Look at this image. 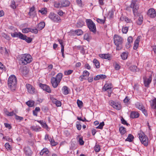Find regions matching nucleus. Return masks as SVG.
<instances>
[{
	"instance_id": "62",
	"label": "nucleus",
	"mask_w": 156,
	"mask_h": 156,
	"mask_svg": "<svg viewBox=\"0 0 156 156\" xmlns=\"http://www.w3.org/2000/svg\"><path fill=\"white\" fill-rule=\"evenodd\" d=\"M96 20L98 23H104L105 22V20L101 19L99 18L97 19Z\"/></svg>"
},
{
	"instance_id": "10",
	"label": "nucleus",
	"mask_w": 156,
	"mask_h": 156,
	"mask_svg": "<svg viewBox=\"0 0 156 156\" xmlns=\"http://www.w3.org/2000/svg\"><path fill=\"white\" fill-rule=\"evenodd\" d=\"M51 82L52 86L54 88H56L60 83L54 77H51Z\"/></svg>"
},
{
	"instance_id": "9",
	"label": "nucleus",
	"mask_w": 156,
	"mask_h": 156,
	"mask_svg": "<svg viewBox=\"0 0 156 156\" xmlns=\"http://www.w3.org/2000/svg\"><path fill=\"white\" fill-rule=\"evenodd\" d=\"M39 86L43 90L48 92L50 93L51 92V90L50 87L46 84H43L42 83H40L39 84Z\"/></svg>"
},
{
	"instance_id": "52",
	"label": "nucleus",
	"mask_w": 156,
	"mask_h": 156,
	"mask_svg": "<svg viewBox=\"0 0 156 156\" xmlns=\"http://www.w3.org/2000/svg\"><path fill=\"white\" fill-rule=\"evenodd\" d=\"M49 141H50L51 145L53 146H55L57 144V143L55 142L54 139H51V141L49 140Z\"/></svg>"
},
{
	"instance_id": "59",
	"label": "nucleus",
	"mask_w": 156,
	"mask_h": 156,
	"mask_svg": "<svg viewBox=\"0 0 156 156\" xmlns=\"http://www.w3.org/2000/svg\"><path fill=\"white\" fill-rule=\"evenodd\" d=\"M39 12L42 14H46L47 12V10L45 9H41L39 10Z\"/></svg>"
},
{
	"instance_id": "34",
	"label": "nucleus",
	"mask_w": 156,
	"mask_h": 156,
	"mask_svg": "<svg viewBox=\"0 0 156 156\" xmlns=\"http://www.w3.org/2000/svg\"><path fill=\"white\" fill-rule=\"evenodd\" d=\"M93 62L97 68H100V63L99 61L97 60L96 59H94L93 60Z\"/></svg>"
},
{
	"instance_id": "54",
	"label": "nucleus",
	"mask_w": 156,
	"mask_h": 156,
	"mask_svg": "<svg viewBox=\"0 0 156 156\" xmlns=\"http://www.w3.org/2000/svg\"><path fill=\"white\" fill-rule=\"evenodd\" d=\"M44 128L46 129L47 130H48V125L46 124L45 122H44L43 123V124L41 125Z\"/></svg>"
},
{
	"instance_id": "37",
	"label": "nucleus",
	"mask_w": 156,
	"mask_h": 156,
	"mask_svg": "<svg viewBox=\"0 0 156 156\" xmlns=\"http://www.w3.org/2000/svg\"><path fill=\"white\" fill-rule=\"evenodd\" d=\"M20 34H22L20 32H19L18 33H17V32H14V33H11V36L13 37H19L20 38Z\"/></svg>"
},
{
	"instance_id": "22",
	"label": "nucleus",
	"mask_w": 156,
	"mask_h": 156,
	"mask_svg": "<svg viewBox=\"0 0 156 156\" xmlns=\"http://www.w3.org/2000/svg\"><path fill=\"white\" fill-rule=\"evenodd\" d=\"M150 105L151 108L156 109V98H155L152 100H151L150 101Z\"/></svg>"
},
{
	"instance_id": "48",
	"label": "nucleus",
	"mask_w": 156,
	"mask_h": 156,
	"mask_svg": "<svg viewBox=\"0 0 156 156\" xmlns=\"http://www.w3.org/2000/svg\"><path fill=\"white\" fill-rule=\"evenodd\" d=\"M78 142L80 145H82L84 144V141L83 140V138L82 137L79 138Z\"/></svg>"
},
{
	"instance_id": "4",
	"label": "nucleus",
	"mask_w": 156,
	"mask_h": 156,
	"mask_svg": "<svg viewBox=\"0 0 156 156\" xmlns=\"http://www.w3.org/2000/svg\"><path fill=\"white\" fill-rule=\"evenodd\" d=\"M114 41L118 48H121L123 43V39L120 36L115 34L114 36Z\"/></svg>"
},
{
	"instance_id": "2",
	"label": "nucleus",
	"mask_w": 156,
	"mask_h": 156,
	"mask_svg": "<svg viewBox=\"0 0 156 156\" xmlns=\"http://www.w3.org/2000/svg\"><path fill=\"white\" fill-rule=\"evenodd\" d=\"M32 61V56L28 54L22 55L20 59V62L23 65H27L28 63H30Z\"/></svg>"
},
{
	"instance_id": "42",
	"label": "nucleus",
	"mask_w": 156,
	"mask_h": 156,
	"mask_svg": "<svg viewBox=\"0 0 156 156\" xmlns=\"http://www.w3.org/2000/svg\"><path fill=\"white\" fill-rule=\"evenodd\" d=\"M91 39V37L88 34H86L84 36V39L89 41Z\"/></svg>"
},
{
	"instance_id": "1",
	"label": "nucleus",
	"mask_w": 156,
	"mask_h": 156,
	"mask_svg": "<svg viewBox=\"0 0 156 156\" xmlns=\"http://www.w3.org/2000/svg\"><path fill=\"white\" fill-rule=\"evenodd\" d=\"M17 84V79L15 76L14 75H10L8 80V87L12 91L16 90Z\"/></svg>"
},
{
	"instance_id": "28",
	"label": "nucleus",
	"mask_w": 156,
	"mask_h": 156,
	"mask_svg": "<svg viewBox=\"0 0 156 156\" xmlns=\"http://www.w3.org/2000/svg\"><path fill=\"white\" fill-rule=\"evenodd\" d=\"M119 130L120 133L122 135H124L126 131V128L123 126L119 127Z\"/></svg>"
},
{
	"instance_id": "40",
	"label": "nucleus",
	"mask_w": 156,
	"mask_h": 156,
	"mask_svg": "<svg viewBox=\"0 0 156 156\" xmlns=\"http://www.w3.org/2000/svg\"><path fill=\"white\" fill-rule=\"evenodd\" d=\"M54 6L55 8H61L62 6H61V4H60V0L58 2H55L54 4Z\"/></svg>"
},
{
	"instance_id": "46",
	"label": "nucleus",
	"mask_w": 156,
	"mask_h": 156,
	"mask_svg": "<svg viewBox=\"0 0 156 156\" xmlns=\"http://www.w3.org/2000/svg\"><path fill=\"white\" fill-rule=\"evenodd\" d=\"M105 124L104 122H103L100 123L99 126L97 127L96 128L97 129H102Z\"/></svg>"
},
{
	"instance_id": "27",
	"label": "nucleus",
	"mask_w": 156,
	"mask_h": 156,
	"mask_svg": "<svg viewBox=\"0 0 156 156\" xmlns=\"http://www.w3.org/2000/svg\"><path fill=\"white\" fill-rule=\"evenodd\" d=\"M45 26V24L44 22H41L38 24L37 28L39 30H41Z\"/></svg>"
},
{
	"instance_id": "53",
	"label": "nucleus",
	"mask_w": 156,
	"mask_h": 156,
	"mask_svg": "<svg viewBox=\"0 0 156 156\" xmlns=\"http://www.w3.org/2000/svg\"><path fill=\"white\" fill-rule=\"evenodd\" d=\"M58 41L61 47V49H64V46L63 44V41L61 39H59L58 40Z\"/></svg>"
},
{
	"instance_id": "55",
	"label": "nucleus",
	"mask_w": 156,
	"mask_h": 156,
	"mask_svg": "<svg viewBox=\"0 0 156 156\" xmlns=\"http://www.w3.org/2000/svg\"><path fill=\"white\" fill-rule=\"evenodd\" d=\"M77 103L79 107L80 108L82 106L83 103V102L81 101L78 100H77Z\"/></svg>"
},
{
	"instance_id": "31",
	"label": "nucleus",
	"mask_w": 156,
	"mask_h": 156,
	"mask_svg": "<svg viewBox=\"0 0 156 156\" xmlns=\"http://www.w3.org/2000/svg\"><path fill=\"white\" fill-rule=\"evenodd\" d=\"M128 52H123L121 55V57L122 58L123 60L126 59L128 57Z\"/></svg>"
},
{
	"instance_id": "41",
	"label": "nucleus",
	"mask_w": 156,
	"mask_h": 156,
	"mask_svg": "<svg viewBox=\"0 0 156 156\" xmlns=\"http://www.w3.org/2000/svg\"><path fill=\"white\" fill-rule=\"evenodd\" d=\"M26 104L29 107H32L34 105V101H29L26 102Z\"/></svg>"
},
{
	"instance_id": "39",
	"label": "nucleus",
	"mask_w": 156,
	"mask_h": 156,
	"mask_svg": "<svg viewBox=\"0 0 156 156\" xmlns=\"http://www.w3.org/2000/svg\"><path fill=\"white\" fill-rule=\"evenodd\" d=\"M90 73L87 70H84L83 72V75L86 78L88 77Z\"/></svg>"
},
{
	"instance_id": "11",
	"label": "nucleus",
	"mask_w": 156,
	"mask_h": 156,
	"mask_svg": "<svg viewBox=\"0 0 156 156\" xmlns=\"http://www.w3.org/2000/svg\"><path fill=\"white\" fill-rule=\"evenodd\" d=\"M50 99L52 102L55 104L57 107H60L61 106V102L60 101L57 100L54 98L51 95L50 96Z\"/></svg>"
},
{
	"instance_id": "49",
	"label": "nucleus",
	"mask_w": 156,
	"mask_h": 156,
	"mask_svg": "<svg viewBox=\"0 0 156 156\" xmlns=\"http://www.w3.org/2000/svg\"><path fill=\"white\" fill-rule=\"evenodd\" d=\"M140 110L142 111L144 115L146 117L148 116V113L147 112V111L146 109H145L144 107L143 108V109L141 110Z\"/></svg>"
},
{
	"instance_id": "58",
	"label": "nucleus",
	"mask_w": 156,
	"mask_h": 156,
	"mask_svg": "<svg viewBox=\"0 0 156 156\" xmlns=\"http://www.w3.org/2000/svg\"><path fill=\"white\" fill-rule=\"evenodd\" d=\"M11 6L13 9H15L16 6L15 5V2L14 0L12 1L11 4Z\"/></svg>"
},
{
	"instance_id": "64",
	"label": "nucleus",
	"mask_w": 156,
	"mask_h": 156,
	"mask_svg": "<svg viewBox=\"0 0 156 156\" xmlns=\"http://www.w3.org/2000/svg\"><path fill=\"white\" fill-rule=\"evenodd\" d=\"M133 38L131 36L129 37L127 39L128 42L132 43Z\"/></svg>"
},
{
	"instance_id": "20",
	"label": "nucleus",
	"mask_w": 156,
	"mask_h": 156,
	"mask_svg": "<svg viewBox=\"0 0 156 156\" xmlns=\"http://www.w3.org/2000/svg\"><path fill=\"white\" fill-rule=\"evenodd\" d=\"M69 2L67 0H60L62 8L68 6L70 5Z\"/></svg>"
},
{
	"instance_id": "45",
	"label": "nucleus",
	"mask_w": 156,
	"mask_h": 156,
	"mask_svg": "<svg viewBox=\"0 0 156 156\" xmlns=\"http://www.w3.org/2000/svg\"><path fill=\"white\" fill-rule=\"evenodd\" d=\"M73 72V70H68L65 71L64 72V74L66 75H68L72 74Z\"/></svg>"
},
{
	"instance_id": "30",
	"label": "nucleus",
	"mask_w": 156,
	"mask_h": 156,
	"mask_svg": "<svg viewBox=\"0 0 156 156\" xmlns=\"http://www.w3.org/2000/svg\"><path fill=\"white\" fill-rule=\"evenodd\" d=\"M134 137L131 134H129L128 135L127 138L126 139V141H128L129 142H132L133 140Z\"/></svg>"
},
{
	"instance_id": "36",
	"label": "nucleus",
	"mask_w": 156,
	"mask_h": 156,
	"mask_svg": "<svg viewBox=\"0 0 156 156\" xmlns=\"http://www.w3.org/2000/svg\"><path fill=\"white\" fill-rule=\"evenodd\" d=\"M84 24V23L82 21H79L76 23V26L77 27L80 28L82 27Z\"/></svg>"
},
{
	"instance_id": "5",
	"label": "nucleus",
	"mask_w": 156,
	"mask_h": 156,
	"mask_svg": "<svg viewBox=\"0 0 156 156\" xmlns=\"http://www.w3.org/2000/svg\"><path fill=\"white\" fill-rule=\"evenodd\" d=\"M48 17L52 21L55 23H58L61 21V19L58 15L53 12H51Z\"/></svg>"
},
{
	"instance_id": "6",
	"label": "nucleus",
	"mask_w": 156,
	"mask_h": 156,
	"mask_svg": "<svg viewBox=\"0 0 156 156\" xmlns=\"http://www.w3.org/2000/svg\"><path fill=\"white\" fill-rule=\"evenodd\" d=\"M130 7L133 9L134 15L137 13V10L139 8V5L136 0H132Z\"/></svg>"
},
{
	"instance_id": "29",
	"label": "nucleus",
	"mask_w": 156,
	"mask_h": 156,
	"mask_svg": "<svg viewBox=\"0 0 156 156\" xmlns=\"http://www.w3.org/2000/svg\"><path fill=\"white\" fill-rule=\"evenodd\" d=\"M63 93L65 95H67L69 93L68 88L66 86L63 87L62 89Z\"/></svg>"
},
{
	"instance_id": "17",
	"label": "nucleus",
	"mask_w": 156,
	"mask_h": 156,
	"mask_svg": "<svg viewBox=\"0 0 156 156\" xmlns=\"http://www.w3.org/2000/svg\"><path fill=\"white\" fill-rule=\"evenodd\" d=\"M40 154L43 156H49V151L48 148H44L40 152Z\"/></svg>"
},
{
	"instance_id": "32",
	"label": "nucleus",
	"mask_w": 156,
	"mask_h": 156,
	"mask_svg": "<svg viewBox=\"0 0 156 156\" xmlns=\"http://www.w3.org/2000/svg\"><path fill=\"white\" fill-rule=\"evenodd\" d=\"M145 139H143V140H140L141 143L144 146L147 147L148 145V138L147 140H145Z\"/></svg>"
},
{
	"instance_id": "14",
	"label": "nucleus",
	"mask_w": 156,
	"mask_h": 156,
	"mask_svg": "<svg viewBox=\"0 0 156 156\" xmlns=\"http://www.w3.org/2000/svg\"><path fill=\"white\" fill-rule=\"evenodd\" d=\"M138 135L140 140H143V139H146L145 140L148 139V138L147 136L142 131H140L138 132Z\"/></svg>"
},
{
	"instance_id": "8",
	"label": "nucleus",
	"mask_w": 156,
	"mask_h": 156,
	"mask_svg": "<svg viewBox=\"0 0 156 156\" xmlns=\"http://www.w3.org/2000/svg\"><path fill=\"white\" fill-rule=\"evenodd\" d=\"M110 105L114 108L117 110H120L121 108V106L119 103L113 101L111 100L109 101Z\"/></svg>"
},
{
	"instance_id": "51",
	"label": "nucleus",
	"mask_w": 156,
	"mask_h": 156,
	"mask_svg": "<svg viewBox=\"0 0 156 156\" xmlns=\"http://www.w3.org/2000/svg\"><path fill=\"white\" fill-rule=\"evenodd\" d=\"M75 32L76 33V34L78 35H80L82 34L83 31L82 30L80 29H79L76 30L75 31Z\"/></svg>"
},
{
	"instance_id": "57",
	"label": "nucleus",
	"mask_w": 156,
	"mask_h": 156,
	"mask_svg": "<svg viewBox=\"0 0 156 156\" xmlns=\"http://www.w3.org/2000/svg\"><path fill=\"white\" fill-rule=\"evenodd\" d=\"M30 32L32 33H34L35 34H37L38 33L37 30L35 28L34 29H32L30 28Z\"/></svg>"
},
{
	"instance_id": "47",
	"label": "nucleus",
	"mask_w": 156,
	"mask_h": 156,
	"mask_svg": "<svg viewBox=\"0 0 156 156\" xmlns=\"http://www.w3.org/2000/svg\"><path fill=\"white\" fill-rule=\"evenodd\" d=\"M5 146L6 148V149L8 150H11V147L10 145L8 143H6L5 145Z\"/></svg>"
},
{
	"instance_id": "44",
	"label": "nucleus",
	"mask_w": 156,
	"mask_h": 156,
	"mask_svg": "<svg viewBox=\"0 0 156 156\" xmlns=\"http://www.w3.org/2000/svg\"><path fill=\"white\" fill-rule=\"evenodd\" d=\"M76 128L77 129L79 130H81V125L80 124V122L79 121H77L76 122Z\"/></svg>"
},
{
	"instance_id": "33",
	"label": "nucleus",
	"mask_w": 156,
	"mask_h": 156,
	"mask_svg": "<svg viewBox=\"0 0 156 156\" xmlns=\"http://www.w3.org/2000/svg\"><path fill=\"white\" fill-rule=\"evenodd\" d=\"M62 76V73H59L57 75L56 77H55V78H56L58 81L60 82Z\"/></svg>"
},
{
	"instance_id": "63",
	"label": "nucleus",
	"mask_w": 156,
	"mask_h": 156,
	"mask_svg": "<svg viewBox=\"0 0 156 156\" xmlns=\"http://www.w3.org/2000/svg\"><path fill=\"white\" fill-rule=\"evenodd\" d=\"M2 36L7 40H9L10 39V37L8 35L5 34H2Z\"/></svg>"
},
{
	"instance_id": "3",
	"label": "nucleus",
	"mask_w": 156,
	"mask_h": 156,
	"mask_svg": "<svg viewBox=\"0 0 156 156\" xmlns=\"http://www.w3.org/2000/svg\"><path fill=\"white\" fill-rule=\"evenodd\" d=\"M87 24L90 31L94 33L96 31L95 24L92 20L88 19L86 20Z\"/></svg>"
},
{
	"instance_id": "23",
	"label": "nucleus",
	"mask_w": 156,
	"mask_h": 156,
	"mask_svg": "<svg viewBox=\"0 0 156 156\" xmlns=\"http://www.w3.org/2000/svg\"><path fill=\"white\" fill-rule=\"evenodd\" d=\"M135 105L136 108L140 110L143 109V108L144 107L142 104L139 102H136L135 104Z\"/></svg>"
},
{
	"instance_id": "43",
	"label": "nucleus",
	"mask_w": 156,
	"mask_h": 156,
	"mask_svg": "<svg viewBox=\"0 0 156 156\" xmlns=\"http://www.w3.org/2000/svg\"><path fill=\"white\" fill-rule=\"evenodd\" d=\"M5 114L8 116H12L13 115H15V116L16 115V114L13 111L9 112L8 111H7L5 112Z\"/></svg>"
},
{
	"instance_id": "13",
	"label": "nucleus",
	"mask_w": 156,
	"mask_h": 156,
	"mask_svg": "<svg viewBox=\"0 0 156 156\" xmlns=\"http://www.w3.org/2000/svg\"><path fill=\"white\" fill-rule=\"evenodd\" d=\"M152 75H150L148 78L145 79L144 80V86L146 87H149L150 84L151 83L152 80Z\"/></svg>"
},
{
	"instance_id": "12",
	"label": "nucleus",
	"mask_w": 156,
	"mask_h": 156,
	"mask_svg": "<svg viewBox=\"0 0 156 156\" xmlns=\"http://www.w3.org/2000/svg\"><path fill=\"white\" fill-rule=\"evenodd\" d=\"M20 38L21 39L25 40L28 43L31 42L32 41V38L27 37L26 35L23 34H20Z\"/></svg>"
},
{
	"instance_id": "26",
	"label": "nucleus",
	"mask_w": 156,
	"mask_h": 156,
	"mask_svg": "<svg viewBox=\"0 0 156 156\" xmlns=\"http://www.w3.org/2000/svg\"><path fill=\"white\" fill-rule=\"evenodd\" d=\"M140 41V38L138 37L134 42V44L133 49H137L139 46V42Z\"/></svg>"
},
{
	"instance_id": "38",
	"label": "nucleus",
	"mask_w": 156,
	"mask_h": 156,
	"mask_svg": "<svg viewBox=\"0 0 156 156\" xmlns=\"http://www.w3.org/2000/svg\"><path fill=\"white\" fill-rule=\"evenodd\" d=\"M143 20V16H140L139 17L138 19V20L137 21V23L138 25H141L142 23V22Z\"/></svg>"
},
{
	"instance_id": "15",
	"label": "nucleus",
	"mask_w": 156,
	"mask_h": 156,
	"mask_svg": "<svg viewBox=\"0 0 156 156\" xmlns=\"http://www.w3.org/2000/svg\"><path fill=\"white\" fill-rule=\"evenodd\" d=\"M147 15L151 18H154L156 16V12L154 9H150L148 10Z\"/></svg>"
},
{
	"instance_id": "25",
	"label": "nucleus",
	"mask_w": 156,
	"mask_h": 156,
	"mask_svg": "<svg viewBox=\"0 0 156 156\" xmlns=\"http://www.w3.org/2000/svg\"><path fill=\"white\" fill-rule=\"evenodd\" d=\"M99 56L101 58L110 60V56L108 54H101L99 55Z\"/></svg>"
},
{
	"instance_id": "7",
	"label": "nucleus",
	"mask_w": 156,
	"mask_h": 156,
	"mask_svg": "<svg viewBox=\"0 0 156 156\" xmlns=\"http://www.w3.org/2000/svg\"><path fill=\"white\" fill-rule=\"evenodd\" d=\"M26 87L28 92L31 94H34L36 93V90L35 88L31 84L27 83L26 85Z\"/></svg>"
},
{
	"instance_id": "18",
	"label": "nucleus",
	"mask_w": 156,
	"mask_h": 156,
	"mask_svg": "<svg viewBox=\"0 0 156 156\" xmlns=\"http://www.w3.org/2000/svg\"><path fill=\"white\" fill-rule=\"evenodd\" d=\"M25 154L28 156H31L33 153V152L29 147H25L24 149Z\"/></svg>"
},
{
	"instance_id": "61",
	"label": "nucleus",
	"mask_w": 156,
	"mask_h": 156,
	"mask_svg": "<svg viewBox=\"0 0 156 156\" xmlns=\"http://www.w3.org/2000/svg\"><path fill=\"white\" fill-rule=\"evenodd\" d=\"M15 118L17 120H19L20 121L22 120L23 119V117L18 116L16 114L15 115Z\"/></svg>"
},
{
	"instance_id": "21",
	"label": "nucleus",
	"mask_w": 156,
	"mask_h": 156,
	"mask_svg": "<svg viewBox=\"0 0 156 156\" xmlns=\"http://www.w3.org/2000/svg\"><path fill=\"white\" fill-rule=\"evenodd\" d=\"M31 129L36 132L41 130L42 128L39 126H32L30 127Z\"/></svg>"
},
{
	"instance_id": "50",
	"label": "nucleus",
	"mask_w": 156,
	"mask_h": 156,
	"mask_svg": "<svg viewBox=\"0 0 156 156\" xmlns=\"http://www.w3.org/2000/svg\"><path fill=\"white\" fill-rule=\"evenodd\" d=\"M121 121L122 124L124 125H126L127 126H130V125L129 123H127L126 121L123 118H122L121 119Z\"/></svg>"
},
{
	"instance_id": "24",
	"label": "nucleus",
	"mask_w": 156,
	"mask_h": 156,
	"mask_svg": "<svg viewBox=\"0 0 156 156\" xmlns=\"http://www.w3.org/2000/svg\"><path fill=\"white\" fill-rule=\"evenodd\" d=\"M129 69L133 72H135L139 70L138 68L135 66H130L129 68Z\"/></svg>"
},
{
	"instance_id": "16",
	"label": "nucleus",
	"mask_w": 156,
	"mask_h": 156,
	"mask_svg": "<svg viewBox=\"0 0 156 156\" xmlns=\"http://www.w3.org/2000/svg\"><path fill=\"white\" fill-rule=\"evenodd\" d=\"M140 115V113L137 111H132L130 115V119H134L138 118Z\"/></svg>"
},
{
	"instance_id": "60",
	"label": "nucleus",
	"mask_w": 156,
	"mask_h": 156,
	"mask_svg": "<svg viewBox=\"0 0 156 156\" xmlns=\"http://www.w3.org/2000/svg\"><path fill=\"white\" fill-rule=\"evenodd\" d=\"M30 28H27L22 30V32L23 33H27L30 32Z\"/></svg>"
},
{
	"instance_id": "19",
	"label": "nucleus",
	"mask_w": 156,
	"mask_h": 156,
	"mask_svg": "<svg viewBox=\"0 0 156 156\" xmlns=\"http://www.w3.org/2000/svg\"><path fill=\"white\" fill-rule=\"evenodd\" d=\"M113 88L112 84L111 83H107L105 84L102 89L104 91H105L108 90H110Z\"/></svg>"
},
{
	"instance_id": "35",
	"label": "nucleus",
	"mask_w": 156,
	"mask_h": 156,
	"mask_svg": "<svg viewBox=\"0 0 156 156\" xmlns=\"http://www.w3.org/2000/svg\"><path fill=\"white\" fill-rule=\"evenodd\" d=\"M101 150V147L99 144H96L94 147V150L97 152H99Z\"/></svg>"
},
{
	"instance_id": "56",
	"label": "nucleus",
	"mask_w": 156,
	"mask_h": 156,
	"mask_svg": "<svg viewBox=\"0 0 156 156\" xmlns=\"http://www.w3.org/2000/svg\"><path fill=\"white\" fill-rule=\"evenodd\" d=\"M128 28L126 27H125L122 28V31L123 33L126 34L128 32Z\"/></svg>"
}]
</instances>
